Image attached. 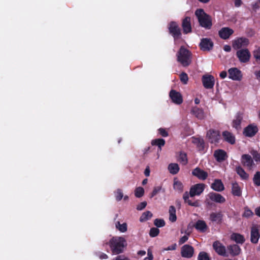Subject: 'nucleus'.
<instances>
[{
    "instance_id": "obj_17",
    "label": "nucleus",
    "mask_w": 260,
    "mask_h": 260,
    "mask_svg": "<svg viewBox=\"0 0 260 260\" xmlns=\"http://www.w3.org/2000/svg\"><path fill=\"white\" fill-rule=\"evenodd\" d=\"M207 137L210 143H216L219 140V133L217 131L210 129L207 133Z\"/></svg>"
},
{
    "instance_id": "obj_40",
    "label": "nucleus",
    "mask_w": 260,
    "mask_h": 260,
    "mask_svg": "<svg viewBox=\"0 0 260 260\" xmlns=\"http://www.w3.org/2000/svg\"><path fill=\"white\" fill-rule=\"evenodd\" d=\"M198 260H210V258L208 253L204 251H201L198 255Z\"/></svg>"
},
{
    "instance_id": "obj_24",
    "label": "nucleus",
    "mask_w": 260,
    "mask_h": 260,
    "mask_svg": "<svg viewBox=\"0 0 260 260\" xmlns=\"http://www.w3.org/2000/svg\"><path fill=\"white\" fill-rule=\"evenodd\" d=\"M211 187L214 190L216 191H221L224 190V185L219 179H215L214 182L211 184Z\"/></svg>"
},
{
    "instance_id": "obj_49",
    "label": "nucleus",
    "mask_w": 260,
    "mask_h": 260,
    "mask_svg": "<svg viewBox=\"0 0 260 260\" xmlns=\"http://www.w3.org/2000/svg\"><path fill=\"white\" fill-rule=\"evenodd\" d=\"M251 154L256 161H260V153H258L255 150H252L251 151Z\"/></svg>"
},
{
    "instance_id": "obj_60",
    "label": "nucleus",
    "mask_w": 260,
    "mask_h": 260,
    "mask_svg": "<svg viewBox=\"0 0 260 260\" xmlns=\"http://www.w3.org/2000/svg\"><path fill=\"white\" fill-rule=\"evenodd\" d=\"M108 255L104 253H100L99 255V258L102 259H107V258H108Z\"/></svg>"
},
{
    "instance_id": "obj_54",
    "label": "nucleus",
    "mask_w": 260,
    "mask_h": 260,
    "mask_svg": "<svg viewBox=\"0 0 260 260\" xmlns=\"http://www.w3.org/2000/svg\"><path fill=\"white\" fill-rule=\"evenodd\" d=\"M253 215V212L249 209H246L243 213V216L249 217Z\"/></svg>"
},
{
    "instance_id": "obj_27",
    "label": "nucleus",
    "mask_w": 260,
    "mask_h": 260,
    "mask_svg": "<svg viewBox=\"0 0 260 260\" xmlns=\"http://www.w3.org/2000/svg\"><path fill=\"white\" fill-rule=\"evenodd\" d=\"M222 136L225 141L228 143L231 144L235 143V138L231 133L228 131H224L222 133Z\"/></svg>"
},
{
    "instance_id": "obj_47",
    "label": "nucleus",
    "mask_w": 260,
    "mask_h": 260,
    "mask_svg": "<svg viewBox=\"0 0 260 260\" xmlns=\"http://www.w3.org/2000/svg\"><path fill=\"white\" fill-rule=\"evenodd\" d=\"M161 190V186H158L154 187L153 190L150 194V198H153L154 196H156L160 191Z\"/></svg>"
},
{
    "instance_id": "obj_43",
    "label": "nucleus",
    "mask_w": 260,
    "mask_h": 260,
    "mask_svg": "<svg viewBox=\"0 0 260 260\" xmlns=\"http://www.w3.org/2000/svg\"><path fill=\"white\" fill-rule=\"evenodd\" d=\"M179 160L183 165H186L187 162L186 154L185 153H180L179 156Z\"/></svg>"
},
{
    "instance_id": "obj_5",
    "label": "nucleus",
    "mask_w": 260,
    "mask_h": 260,
    "mask_svg": "<svg viewBox=\"0 0 260 260\" xmlns=\"http://www.w3.org/2000/svg\"><path fill=\"white\" fill-rule=\"evenodd\" d=\"M168 29L170 34L173 37L174 41H176L181 38V29L176 22L171 21L169 24Z\"/></svg>"
},
{
    "instance_id": "obj_22",
    "label": "nucleus",
    "mask_w": 260,
    "mask_h": 260,
    "mask_svg": "<svg viewBox=\"0 0 260 260\" xmlns=\"http://www.w3.org/2000/svg\"><path fill=\"white\" fill-rule=\"evenodd\" d=\"M260 235L258 230L255 226H252L251 230V242L253 243H257L259 238Z\"/></svg>"
},
{
    "instance_id": "obj_64",
    "label": "nucleus",
    "mask_w": 260,
    "mask_h": 260,
    "mask_svg": "<svg viewBox=\"0 0 260 260\" xmlns=\"http://www.w3.org/2000/svg\"><path fill=\"white\" fill-rule=\"evenodd\" d=\"M255 75L256 76L257 79L260 80V71L255 72Z\"/></svg>"
},
{
    "instance_id": "obj_48",
    "label": "nucleus",
    "mask_w": 260,
    "mask_h": 260,
    "mask_svg": "<svg viewBox=\"0 0 260 260\" xmlns=\"http://www.w3.org/2000/svg\"><path fill=\"white\" fill-rule=\"evenodd\" d=\"M180 78L182 82H183L184 84H187L188 78L187 75L185 73H182L180 75Z\"/></svg>"
},
{
    "instance_id": "obj_41",
    "label": "nucleus",
    "mask_w": 260,
    "mask_h": 260,
    "mask_svg": "<svg viewBox=\"0 0 260 260\" xmlns=\"http://www.w3.org/2000/svg\"><path fill=\"white\" fill-rule=\"evenodd\" d=\"M253 55L256 62L257 63H260V47L253 51Z\"/></svg>"
},
{
    "instance_id": "obj_20",
    "label": "nucleus",
    "mask_w": 260,
    "mask_h": 260,
    "mask_svg": "<svg viewBox=\"0 0 260 260\" xmlns=\"http://www.w3.org/2000/svg\"><path fill=\"white\" fill-rule=\"evenodd\" d=\"M208 197L210 200L217 203L222 204L225 201V198L217 193L210 192L208 194Z\"/></svg>"
},
{
    "instance_id": "obj_57",
    "label": "nucleus",
    "mask_w": 260,
    "mask_h": 260,
    "mask_svg": "<svg viewBox=\"0 0 260 260\" xmlns=\"http://www.w3.org/2000/svg\"><path fill=\"white\" fill-rule=\"evenodd\" d=\"M150 173V171L149 167H147L145 170L144 174L146 176L148 177V176H149Z\"/></svg>"
},
{
    "instance_id": "obj_59",
    "label": "nucleus",
    "mask_w": 260,
    "mask_h": 260,
    "mask_svg": "<svg viewBox=\"0 0 260 260\" xmlns=\"http://www.w3.org/2000/svg\"><path fill=\"white\" fill-rule=\"evenodd\" d=\"M219 76L221 79H224L227 76V73L225 71H222Z\"/></svg>"
},
{
    "instance_id": "obj_26",
    "label": "nucleus",
    "mask_w": 260,
    "mask_h": 260,
    "mask_svg": "<svg viewBox=\"0 0 260 260\" xmlns=\"http://www.w3.org/2000/svg\"><path fill=\"white\" fill-rule=\"evenodd\" d=\"M227 248L230 253L233 256L237 255L239 254L241 252L240 248L236 244L229 245L228 246Z\"/></svg>"
},
{
    "instance_id": "obj_39",
    "label": "nucleus",
    "mask_w": 260,
    "mask_h": 260,
    "mask_svg": "<svg viewBox=\"0 0 260 260\" xmlns=\"http://www.w3.org/2000/svg\"><path fill=\"white\" fill-rule=\"evenodd\" d=\"M236 171L237 174L240 176V177L243 179H246L248 178V175L245 172V171L240 167H238L236 168Z\"/></svg>"
},
{
    "instance_id": "obj_36",
    "label": "nucleus",
    "mask_w": 260,
    "mask_h": 260,
    "mask_svg": "<svg viewBox=\"0 0 260 260\" xmlns=\"http://www.w3.org/2000/svg\"><path fill=\"white\" fill-rule=\"evenodd\" d=\"M173 187L175 190L179 192H181L183 190V184L176 179H174Z\"/></svg>"
},
{
    "instance_id": "obj_1",
    "label": "nucleus",
    "mask_w": 260,
    "mask_h": 260,
    "mask_svg": "<svg viewBox=\"0 0 260 260\" xmlns=\"http://www.w3.org/2000/svg\"><path fill=\"white\" fill-rule=\"evenodd\" d=\"M205 189V185L203 183H199L192 186L190 187L189 192L186 191L184 193L183 199L185 203L189 205L197 207L198 202H192L189 199V197H193L196 196H200Z\"/></svg>"
},
{
    "instance_id": "obj_3",
    "label": "nucleus",
    "mask_w": 260,
    "mask_h": 260,
    "mask_svg": "<svg viewBox=\"0 0 260 260\" xmlns=\"http://www.w3.org/2000/svg\"><path fill=\"white\" fill-rule=\"evenodd\" d=\"M200 25L206 29H209L212 25V20L210 16L206 14L203 9H199L195 12Z\"/></svg>"
},
{
    "instance_id": "obj_34",
    "label": "nucleus",
    "mask_w": 260,
    "mask_h": 260,
    "mask_svg": "<svg viewBox=\"0 0 260 260\" xmlns=\"http://www.w3.org/2000/svg\"><path fill=\"white\" fill-rule=\"evenodd\" d=\"M176 219V209L173 206H171L169 208V220L171 222H175Z\"/></svg>"
},
{
    "instance_id": "obj_35",
    "label": "nucleus",
    "mask_w": 260,
    "mask_h": 260,
    "mask_svg": "<svg viewBox=\"0 0 260 260\" xmlns=\"http://www.w3.org/2000/svg\"><path fill=\"white\" fill-rule=\"evenodd\" d=\"M180 232L181 234L185 233V235L181 237L178 241L179 244L182 245L188 240L190 233L186 231H184L183 229L181 230Z\"/></svg>"
},
{
    "instance_id": "obj_62",
    "label": "nucleus",
    "mask_w": 260,
    "mask_h": 260,
    "mask_svg": "<svg viewBox=\"0 0 260 260\" xmlns=\"http://www.w3.org/2000/svg\"><path fill=\"white\" fill-rule=\"evenodd\" d=\"M255 212L257 216L260 217V207H258L255 209Z\"/></svg>"
},
{
    "instance_id": "obj_32",
    "label": "nucleus",
    "mask_w": 260,
    "mask_h": 260,
    "mask_svg": "<svg viewBox=\"0 0 260 260\" xmlns=\"http://www.w3.org/2000/svg\"><path fill=\"white\" fill-rule=\"evenodd\" d=\"M151 144L153 146H157L159 149V151H160L161 150V147L165 144V141L163 139H154L152 140Z\"/></svg>"
},
{
    "instance_id": "obj_42",
    "label": "nucleus",
    "mask_w": 260,
    "mask_h": 260,
    "mask_svg": "<svg viewBox=\"0 0 260 260\" xmlns=\"http://www.w3.org/2000/svg\"><path fill=\"white\" fill-rule=\"evenodd\" d=\"M144 193V190L142 187L136 188L135 191V195L137 198H141L143 196Z\"/></svg>"
},
{
    "instance_id": "obj_56",
    "label": "nucleus",
    "mask_w": 260,
    "mask_h": 260,
    "mask_svg": "<svg viewBox=\"0 0 260 260\" xmlns=\"http://www.w3.org/2000/svg\"><path fill=\"white\" fill-rule=\"evenodd\" d=\"M235 6L236 7H240L242 4V2L241 0H235Z\"/></svg>"
},
{
    "instance_id": "obj_44",
    "label": "nucleus",
    "mask_w": 260,
    "mask_h": 260,
    "mask_svg": "<svg viewBox=\"0 0 260 260\" xmlns=\"http://www.w3.org/2000/svg\"><path fill=\"white\" fill-rule=\"evenodd\" d=\"M115 196L116 200L117 201H120L123 197L122 190L120 189H117L115 192Z\"/></svg>"
},
{
    "instance_id": "obj_55",
    "label": "nucleus",
    "mask_w": 260,
    "mask_h": 260,
    "mask_svg": "<svg viewBox=\"0 0 260 260\" xmlns=\"http://www.w3.org/2000/svg\"><path fill=\"white\" fill-rule=\"evenodd\" d=\"M176 244H173L165 249L166 250H174L176 249Z\"/></svg>"
},
{
    "instance_id": "obj_46",
    "label": "nucleus",
    "mask_w": 260,
    "mask_h": 260,
    "mask_svg": "<svg viewBox=\"0 0 260 260\" xmlns=\"http://www.w3.org/2000/svg\"><path fill=\"white\" fill-rule=\"evenodd\" d=\"M159 232V230L156 228H152L150 229L149 235L151 237L157 236Z\"/></svg>"
},
{
    "instance_id": "obj_63",
    "label": "nucleus",
    "mask_w": 260,
    "mask_h": 260,
    "mask_svg": "<svg viewBox=\"0 0 260 260\" xmlns=\"http://www.w3.org/2000/svg\"><path fill=\"white\" fill-rule=\"evenodd\" d=\"M138 254L140 256H144L146 254V251L144 250H140L138 252Z\"/></svg>"
},
{
    "instance_id": "obj_58",
    "label": "nucleus",
    "mask_w": 260,
    "mask_h": 260,
    "mask_svg": "<svg viewBox=\"0 0 260 260\" xmlns=\"http://www.w3.org/2000/svg\"><path fill=\"white\" fill-rule=\"evenodd\" d=\"M153 256L151 252H148V256L145 257L144 260H152Z\"/></svg>"
},
{
    "instance_id": "obj_19",
    "label": "nucleus",
    "mask_w": 260,
    "mask_h": 260,
    "mask_svg": "<svg viewBox=\"0 0 260 260\" xmlns=\"http://www.w3.org/2000/svg\"><path fill=\"white\" fill-rule=\"evenodd\" d=\"M192 174L202 180H205L208 177V173L198 167L192 170Z\"/></svg>"
},
{
    "instance_id": "obj_2",
    "label": "nucleus",
    "mask_w": 260,
    "mask_h": 260,
    "mask_svg": "<svg viewBox=\"0 0 260 260\" xmlns=\"http://www.w3.org/2000/svg\"><path fill=\"white\" fill-rule=\"evenodd\" d=\"M111 251L114 254H118L123 251L127 245L126 240L123 237H114L109 241Z\"/></svg>"
},
{
    "instance_id": "obj_33",
    "label": "nucleus",
    "mask_w": 260,
    "mask_h": 260,
    "mask_svg": "<svg viewBox=\"0 0 260 260\" xmlns=\"http://www.w3.org/2000/svg\"><path fill=\"white\" fill-rule=\"evenodd\" d=\"M168 170L171 174H176L179 172V167L177 164L172 163L169 165Z\"/></svg>"
},
{
    "instance_id": "obj_15",
    "label": "nucleus",
    "mask_w": 260,
    "mask_h": 260,
    "mask_svg": "<svg viewBox=\"0 0 260 260\" xmlns=\"http://www.w3.org/2000/svg\"><path fill=\"white\" fill-rule=\"evenodd\" d=\"M234 32L233 29L228 27H224L221 28L218 31V35L219 37L223 40H227L230 38Z\"/></svg>"
},
{
    "instance_id": "obj_28",
    "label": "nucleus",
    "mask_w": 260,
    "mask_h": 260,
    "mask_svg": "<svg viewBox=\"0 0 260 260\" xmlns=\"http://www.w3.org/2000/svg\"><path fill=\"white\" fill-rule=\"evenodd\" d=\"M214 155L218 161H221L225 159L226 153L222 150H217L214 152Z\"/></svg>"
},
{
    "instance_id": "obj_25",
    "label": "nucleus",
    "mask_w": 260,
    "mask_h": 260,
    "mask_svg": "<svg viewBox=\"0 0 260 260\" xmlns=\"http://www.w3.org/2000/svg\"><path fill=\"white\" fill-rule=\"evenodd\" d=\"M194 228L201 232H204L207 229V225L204 220H199L195 223Z\"/></svg>"
},
{
    "instance_id": "obj_16",
    "label": "nucleus",
    "mask_w": 260,
    "mask_h": 260,
    "mask_svg": "<svg viewBox=\"0 0 260 260\" xmlns=\"http://www.w3.org/2000/svg\"><path fill=\"white\" fill-rule=\"evenodd\" d=\"M241 163L249 170L252 169L254 166V163L251 156L248 154H243L242 155Z\"/></svg>"
},
{
    "instance_id": "obj_45",
    "label": "nucleus",
    "mask_w": 260,
    "mask_h": 260,
    "mask_svg": "<svg viewBox=\"0 0 260 260\" xmlns=\"http://www.w3.org/2000/svg\"><path fill=\"white\" fill-rule=\"evenodd\" d=\"M154 223L158 228L162 227L165 225V222L162 219H156L154 220Z\"/></svg>"
},
{
    "instance_id": "obj_30",
    "label": "nucleus",
    "mask_w": 260,
    "mask_h": 260,
    "mask_svg": "<svg viewBox=\"0 0 260 260\" xmlns=\"http://www.w3.org/2000/svg\"><path fill=\"white\" fill-rule=\"evenodd\" d=\"M231 238L232 240L235 241L237 243L242 244L245 241L244 237L237 233H233L232 234Z\"/></svg>"
},
{
    "instance_id": "obj_9",
    "label": "nucleus",
    "mask_w": 260,
    "mask_h": 260,
    "mask_svg": "<svg viewBox=\"0 0 260 260\" xmlns=\"http://www.w3.org/2000/svg\"><path fill=\"white\" fill-rule=\"evenodd\" d=\"M190 113L191 115L199 120H203L205 119L206 116L204 110L197 106L191 107Z\"/></svg>"
},
{
    "instance_id": "obj_10",
    "label": "nucleus",
    "mask_w": 260,
    "mask_h": 260,
    "mask_svg": "<svg viewBox=\"0 0 260 260\" xmlns=\"http://www.w3.org/2000/svg\"><path fill=\"white\" fill-rule=\"evenodd\" d=\"M213 42L210 38H203L201 40L199 46L203 51H210L213 48Z\"/></svg>"
},
{
    "instance_id": "obj_29",
    "label": "nucleus",
    "mask_w": 260,
    "mask_h": 260,
    "mask_svg": "<svg viewBox=\"0 0 260 260\" xmlns=\"http://www.w3.org/2000/svg\"><path fill=\"white\" fill-rule=\"evenodd\" d=\"M243 116L242 114L240 113H238L236 116L235 119L233 120V126L236 129H238L240 126L241 123V121L242 120Z\"/></svg>"
},
{
    "instance_id": "obj_37",
    "label": "nucleus",
    "mask_w": 260,
    "mask_h": 260,
    "mask_svg": "<svg viewBox=\"0 0 260 260\" xmlns=\"http://www.w3.org/2000/svg\"><path fill=\"white\" fill-rule=\"evenodd\" d=\"M115 226L121 233L125 232L127 230V224L123 223L121 224L119 221H117L115 224Z\"/></svg>"
},
{
    "instance_id": "obj_6",
    "label": "nucleus",
    "mask_w": 260,
    "mask_h": 260,
    "mask_svg": "<svg viewBox=\"0 0 260 260\" xmlns=\"http://www.w3.org/2000/svg\"><path fill=\"white\" fill-rule=\"evenodd\" d=\"M249 40L246 38L240 37L233 41L232 47L235 50L241 49L249 44Z\"/></svg>"
},
{
    "instance_id": "obj_31",
    "label": "nucleus",
    "mask_w": 260,
    "mask_h": 260,
    "mask_svg": "<svg viewBox=\"0 0 260 260\" xmlns=\"http://www.w3.org/2000/svg\"><path fill=\"white\" fill-rule=\"evenodd\" d=\"M232 192L233 194L235 196L239 197L241 195V190L237 183H232Z\"/></svg>"
},
{
    "instance_id": "obj_21",
    "label": "nucleus",
    "mask_w": 260,
    "mask_h": 260,
    "mask_svg": "<svg viewBox=\"0 0 260 260\" xmlns=\"http://www.w3.org/2000/svg\"><path fill=\"white\" fill-rule=\"evenodd\" d=\"M258 128L257 126L253 124H251L247 126L244 131V134L246 136L252 137L257 132Z\"/></svg>"
},
{
    "instance_id": "obj_23",
    "label": "nucleus",
    "mask_w": 260,
    "mask_h": 260,
    "mask_svg": "<svg viewBox=\"0 0 260 260\" xmlns=\"http://www.w3.org/2000/svg\"><path fill=\"white\" fill-rule=\"evenodd\" d=\"M223 215L221 212H212L210 215V220L217 223L221 222Z\"/></svg>"
},
{
    "instance_id": "obj_52",
    "label": "nucleus",
    "mask_w": 260,
    "mask_h": 260,
    "mask_svg": "<svg viewBox=\"0 0 260 260\" xmlns=\"http://www.w3.org/2000/svg\"><path fill=\"white\" fill-rule=\"evenodd\" d=\"M158 131L159 134L162 137H166L168 136V133L166 131L165 129L162 128H160L158 129Z\"/></svg>"
},
{
    "instance_id": "obj_7",
    "label": "nucleus",
    "mask_w": 260,
    "mask_h": 260,
    "mask_svg": "<svg viewBox=\"0 0 260 260\" xmlns=\"http://www.w3.org/2000/svg\"><path fill=\"white\" fill-rule=\"evenodd\" d=\"M236 56L241 62L246 63L249 60L251 54L248 49H241L237 51Z\"/></svg>"
},
{
    "instance_id": "obj_18",
    "label": "nucleus",
    "mask_w": 260,
    "mask_h": 260,
    "mask_svg": "<svg viewBox=\"0 0 260 260\" xmlns=\"http://www.w3.org/2000/svg\"><path fill=\"white\" fill-rule=\"evenodd\" d=\"M213 247L215 251L220 255L228 256L229 255L226 252L225 247L219 242L215 241L213 244Z\"/></svg>"
},
{
    "instance_id": "obj_4",
    "label": "nucleus",
    "mask_w": 260,
    "mask_h": 260,
    "mask_svg": "<svg viewBox=\"0 0 260 260\" xmlns=\"http://www.w3.org/2000/svg\"><path fill=\"white\" fill-rule=\"evenodd\" d=\"M177 61L182 65L191 63L192 53L184 46H181L176 54Z\"/></svg>"
},
{
    "instance_id": "obj_8",
    "label": "nucleus",
    "mask_w": 260,
    "mask_h": 260,
    "mask_svg": "<svg viewBox=\"0 0 260 260\" xmlns=\"http://www.w3.org/2000/svg\"><path fill=\"white\" fill-rule=\"evenodd\" d=\"M202 81L204 87L206 89H212L213 88L215 80L213 76L209 74L204 75L202 77Z\"/></svg>"
},
{
    "instance_id": "obj_14",
    "label": "nucleus",
    "mask_w": 260,
    "mask_h": 260,
    "mask_svg": "<svg viewBox=\"0 0 260 260\" xmlns=\"http://www.w3.org/2000/svg\"><path fill=\"white\" fill-rule=\"evenodd\" d=\"M191 18L190 17H185L182 21L181 26L183 29V32L184 34H187L192 32V27L191 25Z\"/></svg>"
},
{
    "instance_id": "obj_51",
    "label": "nucleus",
    "mask_w": 260,
    "mask_h": 260,
    "mask_svg": "<svg viewBox=\"0 0 260 260\" xmlns=\"http://www.w3.org/2000/svg\"><path fill=\"white\" fill-rule=\"evenodd\" d=\"M112 260H131L129 258L123 255H118L116 257L113 258Z\"/></svg>"
},
{
    "instance_id": "obj_53",
    "label": "nucleus",
    "mask_w": 260,
    "mask_h": 260,
    "mask_svg": "<svg viewBox=\"0 0 260 260\" xmlns=\"http://www.w3.org/2000/svg\"><path fill=\"white\" fill-rule=\"evenodd\" d=\"M146 205H147L146 202H141L140 204H139L137 206V209L138 210H142L146 207Z\"/></svg>"
},
{
    "instance_id": "obj_12",
    "label": "nucleus",
    "mask_w": 260,
    "mask_h": 260,
    "mask_svg": "<svg viewBox=\"0 0 260 260\" xmlns=\"http://www.w3.org/2000/svg\"><path fill=\"white\" fill-rule=\"evenodd\" d=\"M169 96L172 101L176 105H180L183 102V98L181 93L175 90H171Z\"/></svg>"
},
{
    "instance_id": "obj_13",
    "label": "nucleus",
    "mask_w": 260,
    "mask_h": 260,
    "mask_svg": "<svg viewBox=\"0 0 260 260\" xmlns=\"http://www.w3.org/2000/svg\"><path fill=\"white\" fill-rule=\"evenodd\" d=\"M229 78L235 81H240L242 78L241 72L236 68H232L229 70Z\"/></svg>"
},
{
    "instance_id": "obj_50",
    "label": "nucleus",
    "mask_w": 260,
    "mask_h": 260,
    "mask_svg": "<svg viewBox=\"0 0 260 260\" xmlns=\"http://www.w3.org/2000/svg\"><path fill=\"white\" fill-rule=\"evenodd\" d=\"M255 184L258 186L260 185V172H257L256 173L253 178Z\"/></svg>"
},
{
    "instance_id": "obj_61",
    "label": "nucleus",
    "mask_w": 260,
    "mask_h": 260,
    "mask_svg": "<svg viewBox=\"0 0 260 260\" xmlns=\"http://www.w3.org/2000/svg\"><path fill=\"white\" fill-rule=\"evenodd\" d=\"M223 49L226 52H230L231 50V47L230 45H225L223 47Z\"/></svg>"
},
{
    "instance_id": "obj_38",
    "label": "nucleus",
    "mask_w": 260,
    "mask_h": 260,
    "mask_svg": "<svg viewBox=\"0 0 260 260\" xmlns=\"http://www.w3.org/2000/svg\"><path fill=\"white\" fill-rule=\"evenodd\" d=\"M152 216V214L151 212L147 211L144 212L140 218L141 222H143L149 219Z\"/></svg>"
},
{
    "instance_id": "obj_11",
    "label": "nucleus",
    "mask_w": 260,
    "mask_h": 260,
    "mask_svg": "<svg viewBox=\"0 0 260 260\" xmlns=\"http://www.w3.org/2000/svg\"><path fill=\"white\" fill-rule=\"evenodd\" d=\"M181 256L185 258H191L194 254V248L192 246L185 244L181 247Z\"/></svg>"
}]
</instances>
